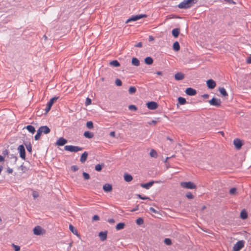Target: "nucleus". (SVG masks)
Listing matches in <instances>:
<instances>
[{
    "label": "nucleus",
    "instance_id": "nucleus-1",
    "mask_svg": "<svg viewBox=\"0 0 251 251\" xmlns=\"http://www.w3.org/2000/svg\"><path fill=\"white\" fill-rule=\"evenodd\" d=\"M197 2V0H184L178 5L180 9H188Z\"/></svg>",
    "mask_w": 251,
    "mask_h": 251
},
{
    "label": "nucleus",
    "instance_id": "nucleus-2",
    "mask_svg": "<svg viewBox=\"0 0 251 251\" xmlns=\"http://www.w3.org/2000/svg\"><path fill=\"white\" fill-rule=\"evenodd\" d=\"M180 185L182 188L186 189H195L197 188V186L191 181L181 182Z\"/></svg>",
    "mask_w": 251,
    "mask_h": 251
},
{
    "label": "nucleus",
    "instance_id": "nucleus-3",
    "mask_svg": "<svg viewBox=\"0 0 251 251\" xmlns=\"http://www.w3.org/2000/svg\"><path fill=\"white\" fill-rule=\"evenodd\" d=\"M65 150L70 152H77L78 151H82V148L78 146H75L72 145H67L64 147Z\"/></svg>",
    "mask_w": 251,
    "mask_h": 251
},
{
    "label": "nucleus",
    "instance_id": "nucleus-4",
    "mask_svg": "<svg viewBox=\"0 0 251 251\" xmlns=\"http://www.w3.org/2000/svg\"><path fill=\"white\" fill-rule=\"evenodd\" d=\"M245 242L244 240L238 241L233 246L232 251H240L244 247Z\"/></svg>",
    "mask_w": 251,
    "mask_h": 251
},
{
    "label": "nucleus",
    "instance_id": "nucleus-5",
    "mask_svg": "<svg viewBox=\"0 0 251 251\" xmlns=\"http://www.w3.org/2000/svg\"><path fill=\"white\" fill-rule=\"evenodd\" d=\"M147 15L146 14H140V15H133L130 18H129L127 20V21L126 22V23H128L130 22L131 21H136L140 19H142L143 18H146L147 17Z\"/></svg>",
    "mask_w": 251,
    "mask_h": 251
},
{
    "label": "nucleus",
    "instance_id": "nucleus-6",
    "mask_svg": "<svg viewBox=\"0 0 251 251\" xmlns=\"http://www.w3.org/2000/svg\"><path fill=\"white\" fill-rule=\"evenodd\" d=\"M33 233L36 235H40L45 233V230L41 226H38L33 228Z\"/></svg>",
    "mask_w": 251,
    "mask_h": 251
},
{
    "label": "nucleus",
    "instance_id": "nucleus-7",
    "mask_svg": "<svg viewBox=\"0 0 251 251\" xmlns=\"http://www.w3.org/2000/svg\"><path fill=\"white\" fill-rule=\"evenodd\" d=\"M18 151L20 153V156L24 160L25 159V151L24 146L23 145H20L18 148Z\"/></svg>",
    "mask_w": 251,
    "mask_h": 251
},
{
    "label": "nucleus",
    "instance_id": "nucleus-8",
    "mask_svg": "<svg viewBox=\"0 0 251 251\" xmlns=\"http://www.w3.org/2000/svg\"><path fill=\"white\" fill-rule=\"evenodd\" d=\"M58 97H54L52 98V99H51L50 100V101L48 102V103L47 104V107L45 109V111L47 113L50 110L52 104L58 99Z\"/></svg>",
    "mask_w": 251,
    "mask_h": 251
},
{
    "label": "nucleus",
    "instance_id": "nucleus-9",
    "mask_svg": "<svg viewBox=\"0 0 251 251\" xmlns=\"http://www.w3.org/2000/svg\"><path fill=\"white\" fill-rule=\"evenodd\" d=\"M209 103L212 105L219 106L221 105V101L220 99L213 98L209 101Z\"/></svg>",
    "mask_w": 251,
    "mask_h": 251
},
{
    "label": "nucleus",
    "instance_id": "nucleus-10",
    "mask_svg": "<svg viewBox=\"0 0 251 251\" xmlns=\"http://www.w3.org/2000/svg\"><path fill=\"white\" fill-rule=\"evenodd\" d=\"M206 84L209 89H212L216 85V82L213 79H210L207 80Z\"/></svg>",
    "mask_w": 251,
    "mask_h": 251
},
{
    "label": "nucleus",
    "instance_id": "nucleus-11",
    "mask_svg": "<svg viewBox=\"0 0 251 251\" xmlns=\"http://www.w3.org/2000/svg\"><path fill=\"white\" fill-rule=\"evenodd\" d=\"M147 107L149 109L151 110H154L157 108L158 104L156 102L151 101L149 102L147 104Z\"/></svg>",
    "mask_w": 251,
    "mask_h": 251
},
{
    "label": "nucleus",
    "instance_id": "nucleus-12",
    "mask_svg": "<svg viewBox=\"0 0 251 251\" xmlns=\"http://www.w3.org/2000/svg\"><path fill=\"white\" fill-rule=\"evenodd\" d=\"M233 144H234L235 148L238 150L241 149V148L242 147V146L243 145L242 141L240 139H237V138L235 139L234 140Z\"/></svg>",
    "mask_w": 251,
    "mask_h": 251
},
{
    "label": "nucleus",
    "instance_id": "nucleus-13",
    "mask_svg": "<svg viewBox=\"0 0 251 251\" xmlns=\"http://www.w3.org/2000/svg\"><path fill=\"white\" fill-rule=\"evenodd\" d=\"M185 93L189 96H194L197 93L195 89L190 87L186 89Z\"/></svg>",
    "mask_w": 251,
    "mask_h": 251
},
{
    "label": "nucleus",
    "instance_id": "nucleus-14",
    "mask_svg": "<svg viewBox=\"0 0 251 251\" xmlns=\"http://www.w3.org/2000/svg\"><path fill=\"white\" fill-rule=\"evenodd\" d=\"M39 130L41 131V133H44V134H48L50 132V129L47 126H41L39 129Z\"/></svg>",
    "mask_w": 251,
    "mask_h": 251
},
{
    "label": "nucleus",
    "instance_id": "nucleus-15",
    "mask_svg": "<svg viewBox=\"0 0 251 251\" xmlns=\"http://www.w3.org/2000/svg\"><path fill=\"white\" fill-rule=\"evenodd\" d=\"M67 142V141L63 137H60L57 140L56 144L58 146H62L64 145Z\"/></svg>",
    "mask_w": 251,
    "mask_h": 251
},
{
    "label": "nucleus",
    "instance_id": "nucleus-16",
    "mask_svg": "<svg viewBox=\"0 0 251 251\" xmlns=\"http://www.w3.org/2000/svg\"><path fill=\"white\" fill-rule=\"evenodd\" d=\"M103 189L105 192H110L112 190V186L111 184L106 183L103 186Z\"/></svg>",
    "mask_w": 251,
    "mask_h": 251
},
{
    "label": "nucleus",
    "instance_id": "nucleus-17",
    "mask_svg": "<svg viewBox=\"0 0 251 251\" xmlns=\"http://www.w3.org/2000/svg\"><path fill=\"white\" fill-rule=\"evenodd\" d=\"M184 78V75L182 73H177L175 75V78L177 80H182Z\"/></svg>",
    "mask_w": 251,
    "mask_h": 251
},
{
    "label": "nucleus",
    "instance_id": "nucleus-18",
    "mask_svg": "<svg viewBox=\"0 0 251 251\" xmlns=\"http://www.w3.org/2000/svg\"><path fill=\"white\" fill-rule=\"evenodd\" d=\"M154 183V181H151L145 184H141V186L146 189H149Z\"/></svg>",
    "mask_w": 251,
    "mask_h": 251
},
{
    "label": "nucleus",
    "instance_id": "nucleus-19",
    "mask_svg": "<svg viewBox=\"0 0 251 251\" xmlns=\"http://www.w3.org/2000/svg\"><path fill=\"white\" fill-rule=\"evenodd\" d=\"M88 153L86 151L84 152L81 155L80 161L81 163H84L87 160Z\"/></svg>",
    "mask_w": 251,
    "mask_h": 251
},
{
    "label": "nucleus",
    "instance_id": "nucleus-20",
    "mask_svg": "<svg viewBox=\"0 0 251 251\" xmlns=\"http://www.w3.org/2000/svg\"><path fill=\"white\" fill-rule=\"evenodd\" d=\"M99 236L100 240L103 241L107 238V233L106 232H100L99 234Z\"/></svg>",
    "mask_w": 251,
    "mask_h": 251
},
{
    "label": "nucleus",
    "instance_id": "nucleus-21",
    "mask_svg": "<svg viewBox=\"0 0 251 251\" xmlns=\"http://www.w3.org/2000/svg\"><path fill=\"white\" fill-rule=\"evenodd\" d=\"M180 33V29L179 28H174L172 30V33L174 37L177 38Z\"/></svg>",
    "mask_w": 251,
    "mask_h": 251
},
{
    "label": "nucleus",
    "instance_id": "nucleus-22",
    "mask_svg": "<svg viewBox=\"0 0 251 251\" xmlns=\"http://www.w3.org/2000/svg\"><path fill=\"white\" fill-rule=\"evenodd\" d=\"M69 229L75 235H76L78 237H80L79 234H78L77 230L74 227L73 225H70Z\"/></svg>",
    "mask_w": 251,
    "mask_h": 251
},
{
    "label": "nucleus",
    "instance_id": "nucleus-23",
    "mask_svg": "<svg viewBox=\"0 0 251 251\" xmlns=\"http://www.w3.org/2000/svg\"><path fill=\"white\" fill-rule=\"evenodd\" d=\"M219 91L220 93V94L223 96V97H227L228 96V94L226 92V89L224 87H220L219 88Z\"/></svg>",
    "mask_w": 251,
    "mask_h": 251
},
{
    "label": "nucleus",
    "instance_id": "nucleus-24",
    "mask_svg": "<svg viewBox=\"0 0 251 251\" xmlns=\"http://www.w3.org/2000/svg\"><path fill=\"white\" fill-rule=\"evenodd\" d=\"M25 128L30 133L33 134L35 132V128L34 127L31 125L27 126Z\"/></svg>",
    "mask_w": 251,
    "mask_h": 251
},
{
    "label": "nucleus",
    "instance_id": "nucleus-25",
    "mask_svg": "<svg viewBox=\"0 0 251 251\" xmlns=\"http://www.w3.org/2000/svg\"><path fill=\"white\" fill-rule=\"evenodd\" d=\"M125 226L126 225L124 223H120L116 225V229L117 230L123 229L125 228Z\"/></svg>",
    "mask_w": 251,
    "mask_h": 251
},
{
    "label": "nucleus",
    "instance_id": "nucleus-26",
    "mask_svg": "<svg viewBox=\"0 0 251 251\" xmlns=\"http://www.w3.org/2000/svg\"><path fill=\"white\" fill-rule=\"evenodd\" d=\"M240 217L242 219H246L247 218L248 214L247 211L245 209H243L241 211L240 213Z\"/></svg>",
    "mask_w": 251,
    "mask_h": 251
},
{
    "label": "nucleus",
    "instance_id": "nucleus-27",
    "mask_svg": "<svg viewBox=\"0 0 251 251\" xmlns=\"http://www.w3.org/2000/svg\"><path fill=\"white\" fill-rule=\"evenodd\" d=\"M84 136L87 138L91 139L94 137V134L90 131H85L84 133Z\"/></svg>",
    "mask_w": 251,
    "mask_h": 251
},
{
    "label": "nucleus",
    "instance_id": "nucleus-28",
    "mask_svg": "<svg viewBox=\"0 0 251 251\" xmlns=\"http://www.w3.org/2000/svg\"><path fill=\"white\" fill-rule=\"evenodd\" d=\"M173 48L174 50L178 51L180 50L179 43L177 41L175 42L173 44Z\"/></svg>",
    "mask_w": 251,
    "mask_h": 251
},
{
    "label": "nucleus",
    "instance_id": "nucleus-29",
    "mask_svg": "<svg viewBox=\"0 0 251 251\" xmlns=\"http://www.w3.org/2000/svg\"><path fill=\"white\" fill-rule=\"evenodd\" d=\"M131 63L132 65L135 66H138L140 65L139 60L137 58L135 57L132 58Z\"/></svg>",
    "mask_w": 251,
    "mask_h": 251
},
{
    "label": "nucleus",
    "instance_id": "nucleus-30",
    "mask_svg": "<svg viewBox=\"0 0 251 251\" xmlns=\"http://www.w3.org/2000/svg\"><path fill=\"white\" fill-rule=\"evenodd\" d=\"M145 62L146 64L151 65L153 63V59L151 57H147L145 59Z\"/></svg>",
    "mask_w": 251,
    "mask_h": 251
},
{
    "label": "nucleus",
    "instance_id": "nucleus-31",
    "mask_svg": "<svg viewBox=\"0 0 251 251\" xmlns=\"http://www.w3.org/2000/svg\"><path fill=\"white\" fill-rule=\"evenodd\" d=\"M124 179H125V181H126L127 182H130L132 180L133 177L130 175L126 174L124 176Z\"/></svg>",
    "mask_w": 251,
    "mask_h": 251
},
{
    "label": "nucleus",
    "instance_id": "nucleus-32",
    "mask_svg": "<svg viewBox=\"0 0 251 251\" xmlns=\"http://www.w3.org/2000/svg\"><path fill=\"white\" fill-rule=\"evenodd\" d=\"M104 166V164H97L95 166V169L98 172H100L101 171L102 168Z\"/></svg>",
    "mask_w": 251,
    "mask_h": 251
},
{
    "label": "nucleus",
    "instance_id": "nucleus-33",
    "mask_svg": "<svg viewBox=\"0 0 251 251\" xmlns=\"http://www.w3.org/2000/svg\"><path fill=\"white\" fill-rule=\"evenodd\" d=\"M109 64L114 67H119L120 65L119 62L116 60L111 61Z\"/></svg>",
    "mask_w": 251,
    "mask_h": 251
},
{
    "label": "nucleus",
    "instance_id": "nucleus-34",
    "mask_svg": "<svg viewBox=\"0 0 251 251\" xmlns=\"http://www.w3.org/2000/svg\"><path fill=\"white\" fill-rule=\"evenodd\" d=\"M150 156L152 157L156 158L157 157V153L156 151L152 149L150 153Z\"/></svg>",
    "mask_w": 251,
    "mask_h": 251
},
{
    "label": "nucleus",
    "instance_id": "nucleus-35",
    "mask_svg": "<svg viewBox=\"0 0 251 251\" xmlns=\"http://www.w3.org/2000/svg\"><path fill=\"white\" fill-rule=\"evenodd\" d=\"M178 101L179 103L181 105L185 104L186 102V100L182 97H179L178 98Z\"/></svg>",
    "mask_w": 251,
    "mask_h": 251
},
{
    "label": "nucleus",
    "instance_id": "nucleus-36",
    "mask_svg": "<svg viewBox=\"0 0 251 251\" xmlns=\"http://www.w3.org/2000/svg\"><path fill=\"white\" fill-rule=\"evenodd\" d=\"M136 89L134 86L130 87L128 89L129 93L130 94L135 93L136 92Z\"/></svg>",
    "mask_w": 251,
    "mask_h": 251
},
{
    "label": "nucleus",
    "instance_id": "nucleus-37",
    "mask_svg": "<svg viewBox=\"0 0 251 251\" xmlns=\"http://www.w3.org/2000/svg\"><path fill=\"white\" fill-rule=\"evenodd\" d=\"M86 126L87 127L90 129H91L94 127L93 123L92 121L87 122L86 123Z\"/></svg>",
    "mask_w": 251,
    "mask_h": 251
},
{
    "label": "nucleus",
    "instance_id": "nucleus-38",
    "mask_svg": "<svg viewBox=\"0 0 251 251\" xmlns=\"http://www.w3.org/2000/svg\"><path fill=\"white\" fill-rule=\"evenodd\" d=\"M42 133L41 132V131L40 130H39L38 129L37 131V133L35 135V139L36 140H38L40 139V137H41V135Z\"/></svg>",
    "mask_w": 251,
    "mask_h": 251
},
{
    "label": "nucleus",
    "instance_id": "nucleus-39",
    "mask_svg": "<svg viewBox=\"0 0 251 251\" xmlns=\"http://www.w3.org/2000/svg\"><path fill=\"white\" fill-rule=\"evenodd\" d=\"M25 145L26 146V148L27 151L31 153V152H32V146L30 144V143H29L28 144H25Z\"/></svg>",
    "mask_w": 251,
    "mask_h": 251
},
{
    "label": "nucleus",
    "instance_id": "nucleus-40",
    "mask_svg": "<svg viewBox=\"0 0 251 251\" xmlns=\"http://www.w3.org/2000/svg\"><path fill=\"white\" fill-rule=\"evenodd\" d=\"M136 223L138 225H142L144 223L143 219L142 218H139L136 220Z\"/></svg>",
    "mask_w": 251,
    "mask_h": 251
},
{
    "label": "nucleus",
    "instance_id": "nucleus-41",
    "mask_svg": "<svg viewBox=\"0 0 251 251\" xmlns=\"http://www.w3.org/2000/svg\"><path fill=\"white\" fill-rule=\"evenodd\" d=\"M164 242V243L167 245H171L172 244V241L169 238H165Z\"/></svg>",
    "mask_w": 251,
    "mask_h": 251
},
{
    "label": "nucleus",
    "instance_id": "nucleus-42",
    "mask_svg": "<svg viewBox=\"0 0 251 251\" xmlns=\"http://www.w3.org/2000/svg\"><path fill=\"white\" fill-rule=\"evenodd\" d=\"M82 175H83V176L85 180H88V179H90V176L88 173H87L86 172H83Z\"/></svg>",
    "mask_w": 251,
    "mask_h": 251
},
{
    "label": "nucleus",
    "instance_id": "nucleus-43",
    "mask_svg": "<svg viewBox=\"0 0 251 251\" xmlns=\"http://www.w3.org/2000/svg\"><path fill=\"white\" fill-rule=\"evenodd\" d=\"M186 197L189 199H193L194 198V196L193 195H192V194L190 192H188L186 194Z\"/></svg>",
    "mask_w": 251,
    "mask_h": 251
},
{
    "label": "nucleus",
    "instance_id": "nucleus-44",
    "mask_svg": "<svg viewBox=\"0 0 251 251\" xmlns=\"http://www.w3.org/2000/svg\"><path fill=\"white\" fill-rule=\"evenodd\" d=\"M13 247L14 248L15 251H19L20 250V247L14 244H12Z\"/></svg>",
    "mask_w": 251,
    "mask_h": 251
},
{
    "label": "nucleus",
    "instance_id": "nucleus-45",
    "mask_svg": "<svg viewBox=\"0 0 251 251\" xmlns=\"http://www.w3.org/2000/svg\"><path fill=\"white\" fill-rule=\"evenodd\" d=\"M91 104V100L90 98H87L86 99L85 105L86 106H87V105H90Z\"/></svg>",
    "mask_w": 251,
    "mask_h": 251
},
{
    "label": "nucleus",
    "instance_id": "nucleus-46",
    "mask_svg": "<svg viewBox=\"0 0 251 251\" xmlns=\"http://www.w3.org/2000/svg\"><path fill=\"white\" fill-rule=\"evenodd\" d=\"M128 108L130 110H134V111H135V110H137V107L134 105H130L128 106Z\"/></svg>",
    "mask_w": 251,
    "mask_h": 251
},
{
    "label": "nucleus",
    "instance_id": "nucleus-47",
    "mask_svg": "<svg viewBox=\"0 0 251 251\" xmlns=\"http://www.w3.org/2000/svg\"><path fill=\"white\" fill-rule=\"evenodd\" d=\"M115 83L117 86H120L122 85V83L120 79H117L115 81Z\"/></svg>",
    "mask_w": 251,
    "mask_h": 251
},
{
    "label": "nucleus",
    "instance_id": "nucleus-48",
    "mask_svg": "<svg viewBox=\"0 0 251 251\" xmlns=\"http://www.w3.org/2000/svg\"><path fill=\"white\" fill-rule=\"evenodd\" d=\"M32 196L34 198H36L39 197L38 193L37 191H34L32 193Z\"/></svg>",
    "mask_w": 251,
    "mask_h": 251
},
{
    "label": "nucleus",
    "instance_id": "nucleus-49",
    "mask_svg": "<svg viewBox=\"0 0 251 251\" xmlns=\"http://www.w3.org/2000/svg\"><path fill=\"white\" fill-rule=\"evenodd\" d=\"M137 196L139 198H140V199H142V200H150V198L149 197H142L140 194L137 195Z\"/></svg>",
    "mask_w": 251,
    "mask_h": 251
},
{
    "label": "nucleus",
    "instance_id": "nucleus-50",
    "mask_svg": "<svg viewBox=\"0 0 251 251\" xmlns=\"http://www.w3.org/2000/svg\"><path fill=\"white\" fill-rule=\"evenodd\" d=\"M236 191V189L234 188H233L230 190L229 192L230 194H234L235 193Z\"/></svg>",
    "mask_w": 251,
    "mask_h": 251
},
{
    "label": "nucleus",
    "instance_id": "nucleus-51",
    "mask_svg": "<svg viewBox=\"0 0 251 251\" xmlns=\"http://www.w3.org/2000/svg\"><path fill=\"white\" fill-rule=\"evenodd\" d=\"M71 168H72V170L73 171H77V170H78V167H77L76 166H75V165H74V166H72V167H71Z\"/></svg>",
    "mask_w": 251,
    "mask_h": 251
},
{
    "label": "nucleus",
    "instance_id": "nucleus-52",
    "mask_svg": "<svg viewBox=\"0 0 251 251\" xmlns=\"http://www.w3.org/2000/svg\"><path fill=\"white\" fill-rule=\"evenodd\" d=\"M93 221H98L99 220V216L96 215H94L93 217Z\"/></svg>",
    "mask_w": 251,
    "mask_h": 251
},
{
    "label": "nucleus",
    "instance_id": "nucleus-53",
    "mask_svg": "<svg viewBox=\"0 0 251 251\" xmlns=\"http://www.w3.org/2000/svg\"><path fill=\"white\" fill-rule=\"evenodd\" d=\"M150 210L154 213H157V211L153 207H150Z\"/></svg>",
    "mask_w": 251,
    "mask_h": 251
},
{
    "label": "nucleus",
    "instance_id": "nucleus-54",
    "mask_svg": "<svg viewBox=\"0 0 251 251\" xmlns=\"http://www.w3.org/2000/svg\"><path fill=\"white\" fill-rule=\"evenodd\" d=\"M246 62L248 64H251V55L247 59Z\"/></svg>",
    "mask_w": 251,
    "mask_h": 251
},
{
    "label": "nucleus",
    "instance_id": "nucleus-55",
    "mask_svg": "<svg viewBox=\"0 0 251 251\" xmlns=\"http://www.w3.org/2000/svg\"><path fill=\"white\" fill-rule=\"evenodd\" d=\"M107 221H108V223H111V224H113V223H115L114 219H112V218L108 219Z\"/></svg>",
    "mask_w": 251,
    "mask_h": 251
},
{
    "label": "nucleus",
    "instance_id": "nucleus-56",
    "mask_svg": "<svg viewBox=\"0 0 251 251\" xmlns=\"http://www.w3.org/2000/svg\"><path fill=\"white\" fill-rule=\"evenodd\" d=\"M110 136L112 137H115V132L114 131H111L110 134H109Z\"/></svg>",
    "mask_w": 251,
    "mask_h": 251
},
{
    "label": "nucleus",
    "instance_id": "nucleus-57",
    "mask_svg": "<svg viewBox=\"0 0 251 251\" xmlns=\"http://www.w3.org/2000/svg\"><path fill=\"white\" fill-rule=\"evenodd\" d=\"M227 2H228V3L229 4H231V3H235L233 1V0H225Z\"/></svg>",
    "mask_w": 251,
    "mask_h": 251
},
{
    "label": "nucleus",
    "instance_id": "nucleus-58",
    "mask_svg": "<svg viewBox=\"0 0 251 251\" xmlns=\"http://www.w3.org/2000/svg\"><path fill=\"white\" fill-rule=\"evenodd\" d=\"M137 47H141L142 46V44L141 42L138 43L136 46Z\"/></svg>",
    "mask_w": 251,
    "mask_h": 251
},
{
    "label": "nucleus",
    "instance_id": "nucleus-59",
    "mask_svg": "<svg viewBox=\"0 0 251 251\" xmlns=\"http://www.w3.org/2000/svg\"><path fill=\"white\" fill-rule=\"evenodd\" d=\"M13 172V170L10 168H8L7 170V173L9 174H11Z\"/></svg>",
    "mask_w": 251,
    "mask_h": 251
},
{
    "label": "nucleus",
    "instance_id": "nucleus-60",
    "mask_svg": "<svg viewBox=\"0 0 251 251\" xmlns=\"http://www.w3.org/2000/svg\"><path fill=\"white\" fill-rule=\"evenodd\" d=\"M156 123V121L152 120L151 123H149V124H150V125L151 124H155Z\"/></svg>",
    "mask_w": 251,
    "mask_h": 251
},
{
    "label": "nucleus",
    "instance_id": "nucleus-61",
    "mask_svg": "<svg viewBox=\"0 0 251 251\" xmlns=\"http://www.w3.org/2000/svg\"><path fill=\"white\" fill-rule=\"evenodd\" d=\"M3 160H4V157L0 155V162L2 161Z\"/></svg>",
    "mask_w": 251,
    "mask_h": 251
},
{
    "label": "nucleus",
    "instance_id": "nucleus-62",
    "mask_svg": "<svg viewBox=\"0 0 251 251\" xmlns=\"http://www.w3.org/2000/svg\"><path fill=\"white\" fill-rule=\"evenodd\" d=\"M156 74L157 75H162V72L160 71H158L156 72Z\"/></svg>",
    "mask_w": 251,
    "mask_h": 251
},
{
    "label": "nucleus",
    "instance_id": "nucleus-63",
    "mask_svg": "<svg viewBox=\"0 0 251 251\" xmlns=\"http://www.w3.org/2000/svg\"><path fill=\"white\" fill-rule=\"evenodd\" d=\"M149 40H150V41L153 40V37H152V36H150L149 37Z\"/></svg>",
    "mask_w": 251,
    "mask_h": 251
},
{
    "label": "nucleus",
    "instance_id": "nucleus-64",
    "mask_svg": "<svg viewBox=\"0 0 251 251\" xmlns=\"http://www.w3.org/2000/svg\"><path fill=\"white\" fill-rule=\"evenodd\" d=\"M203 97H204L205 98H207L208 97V95L205 94V95H203Z\"/></svg>",
    "mask_w": 251,
    "mask_h": 251
}]
</instances>
